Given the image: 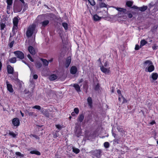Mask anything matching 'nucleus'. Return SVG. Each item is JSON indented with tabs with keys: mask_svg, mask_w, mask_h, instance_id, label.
Segmentation results:
<instances>
[{
	"mask_svg": "<svg viewBox=\"0 0 158 158\" xmlns=\"http://www.w3.org/2000/svg\"><path fill=\"white\" fill-rule=\"evenodd\" d=\"M36 24L33 23L30 25L27 28L26 35L28 37H31L33 34H35L37 32V31L36 29Z\"/></svg>",
	"mask_w": 158,
	"mask_h": 158,
	"instance_id": "nucleus-1",
	"label": "nucleus"
},
{
	"mask_svg": "<svg viewBox=\"0 0 158 158\" xmlns=\"http://www.w3.org/2000/svg\"><path fill=\"white\" fill-rule=\"evenodd\" d=\"M19 22L18 17H15L13 19V26L12 28V32L15 33L17 31L18 28V23Z\"/></svg>",
	"mask_w": 158,
	"mask_h": 158,
	"instance_id": "nucleus-2",
	"label": "nucleus"
},
{
	"mask_svg": "<svg viewBox=\"0 0 158 158\" xmlns=\"http://www.w3.org/2000/svg\"><path fill=\"white\" fill-rule=\"evenodd\" d=\"M100 68L101 71L106 74H109L110 73V68H107L103 66H100Z\"/></svg>",
	"mask_w": 158,
	"mask_h": 158,
	"instance_id": "nucleus-3",
	"label": "nucleus"
},
{
	"mask_svg": "<svg viewBox=\"0 0 158 158\" xmlns=\"http://www.w3.org/2000/svg\"><path fill=\"white\" fill-rule=\"evenodd\" d=\"M76 129L75 134L77 136L79 137L81 135V131L79 126H78L77 123H76Z\"/></svg>",
	"mask_w": 158,
	"mask_h": 158,
	"instance_id": "nucleus-4",
	"label": "nucleus"
},
{
	"mask_svg": "<svg viewBox=\"0 0 158 158\" xmlns=\"http://www.w3.org/2000/svg\"><path fill=\"white\" fill-rule=\"evenodd\" d=\"M14 54L18 58L23 59L24 58V55L21 52L16 51L14 52Z\"/></svg>",
	"mask_w": 158,
	"mask_h": 158,
	"instance_id": "nucleus-5",
	"label": "nucleus"
},
{
	"mask_svg": "<svg viewBox=\"0 0 158 158\" xmlns=\"http://www.w3.org/2000/svg\"><path fill=\"white\" fill-rule=\"evenodd\" d=\"M6 83L7 90L10 93L13 92L14 90L12 85L7 81L6 82Z\"/></svg>",
	"mask_w": 158,
	"mask_h": 158,
	"instance_id": "nucleus-6",
	"label": "nucleus"
},
{
	"mask_svg": "<svg viewBox=\"0 0 158 158\" xmlns=\"http://www.w3.org/2000/svg\"><path fill=\"white\" fill-rule=\"evenodd\" d=\"M13 124L15 126L18 127L19 125L20 121L19 118H15L12 121Z\"/></svg>",
	"mask_w": 158,
	"mask_h": 158,
	"instance_id": "nucleus-7",
	"label": "nucleus"
},
{
	"mask_svg": "<svg viewBox=\"0 0 158 158\" xmlns=\"http://www.w3.org/2000/svg\"><path fill=\"white\" fill-rule=\"evenodd\" d=\"M154 67L152 63L148 68L145 69V71L147 72H151L153 71L154 70Z\"/></svg>",
	"mask_w": 158,
	"mask_h": 158,
	"instance_id": "nucleus-8",
	"label": "nucleus"
},
{
	"mask_svg": "<svg viewBox=\"0 0 158 158\" xmlns=\"http://www.w3.org/2000/svg\"><path fill=\"white\" fill-rule=\"evenodd\" d=\"M152 62L149 60H147L145 61L143 63L144 67L145 68H148L149 66H150L152 64Z\"/></svg>",
	"mask_w": 158,
	"mask_h": 158,
	"instance_id": "nucleus-9",
	"label": "nucleus"
},
{
	"mask_svg": "<svg viewBox=\"0 0 158 158\" xmlns=\"http://www.w3.org/2000/svg\"><path fill=\"white\" fill-rule=\"evenodd\" d=\"M7 67L8 73L9 74H13L14 71V68L9 65H8Z\"/></svg>",
	"mask_w": 158,
	"mask_h": 158,
	"instance_id": "nucleus-10",
	"label": "nucleus"
},
{
	"mask_svg": "<svg viewBox=\"0 0 158 158\" xmlns=\"http://www.w3.org/2000/svg\"><path fill=\"white\" fill-rule=\"evenodd\" d=\"M101 150H96L94 152V155L97 157L99 158L101 156Z\"/></svg>",
	"mask_w": 158,
	"mask_h": 158,
	"instance_id": "nucleus-11",
	"label": "nucleus"
},
{
	"mask_svg": "<svg viewBox=\"0 0 158 158\" xmlns=\"http://www.w3.org/2000/svg\"><path fill=\"white\" fill-rule=\"evenodd\" d=\"M70 73L73 74H75L77 71V67L75 66H73L70 69Z\"/></svg>",
	"mask_w": 158,
	"mask_h": 158,
	"instance_id": "nucleus-12",
	"label": "nucleus"
},
{
	"mask_svg": "<svg viewBox=\"0 0 158 158\" xmlns=\"http://www.w3.org/2000/svg\"><path fill=\"white\" fill-rule=\"evenodd\" d=\"M29 52L32 55H34L35 54V51L34 48L32 46H29L28 48Z\"/></svg>",
	"mask_w": 158,
	"mask_h": 158,
	"instance_id": "nucleus-13",
	"label": "nucleus"
},
{
	"mask_svg": "<svg viewBox=\"0 0 158 158\" xmlns=\"http://www.w3.org/2000/svg\"><path fill=\"white\" fill-rule=\"evenodd\" d=\"M102 17H99L97 15H94L93 16V19L95 21H98L101 20Z\"/></svg>",
	"mask_w": 158,
	"mask_h": 158,
	"instance_id": "nucleus-14",
	"label": "nucleus"
},
{
	"mask_svg": "<svg viewBox=\"0 0 158 158\" xmlns=\"http://www.w3.org/2000/svg\"><path fill=\"white\" fill-rule=\"evenodd\" d=\"M87 102L90 108H92V101L91 97H89L88 98Z\"/></svg>",
	"mask_w": 158,
	"mask_h": 158,
	"instance_id": "nucleus-15",
	"label": "nucleus"
},
{
	"mask_svg": "<svg viewBox=\"0 0 158 158\" xmlns=\"http://www.w3.org/2000/svg\"><path fill=\"white\" fill-rule=\"evenodd\" d=\"M71 60V58L70 57H68L67 59L65 64V66L66 68H68L69 66Z\"/></svg>",
	"mask_w": 158,
	"mask_h": 158,
	"instance_id": "nucleus-16",
	"label": "nucleus"
},
{
	"mask_svg": "<svg viewBox=\"0 0 158 158\" xmlns=\"http://www.w3.org/2000/svg\"><path fill=\"white\" fill-rule=\"evenodd\" d=\"M73 86L75 88V89L77 92H78L81 91L80 87L78 85L76 84H74Z\"/></svg>",
	"mask_w": 158,
	"mask_h": 158,
	"instance_id": "nucleus-17",
	"label": "nucleus"
},
{
	"mask_svg": "<svg viewBox=\"0 0 158 158\" xmlns=\"http://www.w3.org/2000/svg\"><path fill=\"white\" fill-rule=\"evenodd\" d=\"M57 78V76L55 74H53L49 77V79L51 81H54Z\"/></svg>",
	"mask_w": 158,
	"mask_h": 158,
	"instance_id": "nucleus-18",
	"label": "nucleus"
},
{
	"mask_svg": "<svg viewBox=\"0 0 158 158\" xmlns=\"http://www.w3.org/2000/svg\"><path fill=\"white\" fill-rule=\"evenodd\" d=\"M84 118V115L83 114L80 115L77 118V121L80 122H81Z\"/></svg>",
	"mask_w": 158,
	"mask_h": 158,
	"instance_id": "nucleus-19",
	"label": "nucleus"
},
{
	"mask_svg": "<svg viewBox=\"0 0 158 158\" xmlns=\"http://www.w3.org/2000/svg\"><path fill=\"white\" fill-rule=\"evenodd\" d=\"M118 100L120 102H122V103H124L127 102L126 100L122 96H121V97H120V96L119 95Z\"/></svg>",
	"mask_w": 158,
	"mask_h": 158,
	"instance_id": "nucleus-20",
	"label": "nucleus"
},
{
	"mask_svg": "<svg viewBox=\"0 0 158 158\" xmlns=\"http://www.w3.org/2000/svg\"><path fill=\"white\" fill-rule=\"evenodd\" d=\"M151 77L153 80H156L157 78L158 74L156 73H153L152 74Z\"/></svg>",
	"mask_w": 158,
	"mask_h": 158,
	"instance_id": "nucleus-21",
	"label": "nucleus"
},
{
	"mask_svg": "<svg viewBox=\"0 0 158 158\" xmlns=\"http://www.w3.org/2000/svg\"><path fill=\"white\" fill-rule=\"evenodd\" d=\"M147 9V6H143L142 7H139V10L141 11H144L146 10Z\"/></svg>",
	"mask_w": 158,
	"mask_h": 158,
	"instance_id": "nucleus-22",
	"label": "nucleus"
},
{
	"mask_svg": "<svg viewBox=\"0 0 158 158\" xmlns=\"http://www.w3.org/2000/svg\"><path fill=\"white\" fill-rule=\"evenodd\" d=\"M41 60L43 62L44 65L45 66H48V61L46 60L43 59H41Z\"/></svg>",
	"mask_w": 158,
	"mask_h": 158,
	"instance_id": "nucleus-23",
	"label": "nucleus"
},
{
	"mask_svg": "<svg viewBox=\"0 0 158 158\" xmlns=\"http://www.w3.org/2000/svg\"><path fill=\"white\" fill-rule=\"evenodd\" d=\"M116 128L119 132H121L122 134H124V131L120 127H119V126H117L116 127Z\"/></svg>",
	"mask_w": 158,
	"mask_h": 158,
	"instance_id": "nucleus-24",
	"label": "nucleus"
},
{
	"mask_svg": "<svg viewBox=\"0 0 158 158\" xmlns=\"http://www.w3.org/2000/svg\"><path fill=\"white\" fill-rule=\"evenodd\" d=\"M147 43V42L144 40H141L140 42V47L144 45L145 44Z\"/></svg>",
	"mask_w": 158,
	"mask_h": 158,
	"instance_id": "nucleus-25",
	"label": "nucleus"
},
{
	"mask_svg": "<svg viewBox=\"0 0 158 158\" xmlns=\"http://www.w3.org/2000/svg\"><path fill=\"white\" fill-rule=\"evenodd\" d=\"M30 153L31 154H35L37 155H40V153L39 152L36 150L31 151L30 152Z\"/></svg>",
	"mask_w": 158,
	"mask_h": 158,
	"instance_id": "nucleus-26",
	"label": "nucleus"
},
{
	"mask_svg": "<svg viewBox=\"0 0 158 158\" xmlns=\"http://www.w3.org/2000/svg\"><path fill=\"white\" fill-rule=\"evenodd\" d=\"M49 23V21L48 20H46L42 22L41 23L42 26L44 27L46 26Z\"/></svg>",
	"mask_w": 158,
	"mask_h": 158,
	"instance_id": "nucleus-27",
	"label": "nucleus"
},
{
	"mask_svg": "<svg viewBox=\"0 0 158 158\" xmlns=\"http://www.w3.org/2000/svg\"><path fill=\"white\" fill-rule=\"evenodd\" d=\"M107 5L103 2H101L99 3V7L100 8L106 7Z\"/></svg>",
	"mask_w": 158,
	"mask_h": 158,
	"instance_id": "nucleus-28",
	"label": "nucleus"
},
{
	"mask_svg": "<svg viewBox=\"0 0 158 158\" xmlns=\"http://www.w3.org/2000/svg\"><path fill=\"white\" fill-rule=\"evenodd\" d=\"M35 65L36 67L37 68H40L42 65L41 63L39 61L36 62Z\"/></svg>",
	"mask_w": 158,
	"mask_h": 158,
	"instance_id": "nucleus-29",
	"label": "nucleus"
},
{
	"mask_svg": "<svg viewBox=\"0 0 158 158\" xmlns=\"http://www.w3.org/2000/svg\"><path fill=\"white\" fill-rule=\"evenodd\" d=\"M22 6H21L19 8V10H17L15 6H14V12L15 13H17L20 12L22 10Z\"/></svg>",
	"mask_w": 158,
	"mask_h": 158,
	"instance_id": "nucleus-30",
	"label": "nucleus"
},
{
	"mask_svg": "<svg viewBox=\"0 0 158 158\" xmlns=\"http://www.w3.org/2000/svg\"><path fill=\"white\" fill-rule=\"evenodd\" d=\"M10 62L12 63H15L16 61V59L15 57H13L10 59Z\"/></svg>",
	"mask_w": 158,
	"mask_h": 158,
	"instance_id": "nucleus-31",
	"label": "nucleus"
},
{
	"mask_svg": "<svg viewBox=\"0 0 158 158\" xmlns=\"http://www.w3.org/2000/svg\"><path fill=\"white\" fill-rule=\"evenodd\" d=\"M73 151L76 154L79 153L80 152V150L77 148H73Z\"/></svg>",
	"mask_w": 158,
	"mask_h": 158,
	"instance_id": "nucleus-32",
	"label": "nucleus"
},
{
	"mask_svg": "<svg viewBox=\"0 0 158 158\" xmlns=\"http://www.w3.org/2000/svg\"><path fill=\"white\" fill-rule=\"evenodd\" d=\"M15 154L17 156H19L21 158L23 157L24 156V155L21 154L19 152H15Z\"/></svg>",
	"mask_w": 158,
	"mask_h": 158,
	"instance_id": "nucleus-33",
	"label": "nucleus"
},
{
	"mask_svg": "<svg viewBox=\"0 0 158 158\" xmlns=\"http://www.w3.org/2000/svg\"><path fill=\"white\" fill-rule=\"evenodd\" d=\"M126 5L129 7H131L133 4V2L132 1H127L126 2Z\"/></svg>",
	"mask_w": 158,
	"mask_h": 158,
	"instance_id": "nucleus-34",
	"label": "nucleus"
},
{
	"mask_svg": "<svg viewBox=\"0 0 158 158\" xmlns=\"http://www.w3.org/2000/svg\"><path fill=\"white\" fill-rule=\"evenodd\" d=\"M9 134L12 137L15 138L16 135L17 134H15L14 132L13 131H10L9 132Z\"/></svg>",
	"mask_w": 158,
	"mask_h": 158,
	"instance_id": "nucleus-35",
	"label": "nucleus"
},
{
	"mask_svg": "<svg viewBox=\"0 0 158 158\" xmlns=\"http://www.w3.org/2000/svg\"><path fill=\"white\" fill-rule=\"evenodd\" d=\"M89 3L92 6H94L95 4V2L94 1V0H88Z\"/></svg>",
	"mask_w": 158,
	"mask_h": 158,
	"instance_id": "nucleus-36",
	"label": "nucleus"
},
{
	"mask_svg": "<svg viewBox=\"0 0 158 158\" xmlns=\"http://www.w3.org/2000/svg\"><path fill=\"white\" fill-rule=\"evenodd\" d=\"M118 11H120V12H123L124 13H125V14L126 13V9H125L124 8H119L118 9Z\"/></svg>",
	"mask_w": 158,
	"mask_h": 158,
	"instance_id": "nucleus-37",
	"label": "nucleus"
},
{
	"mask_svg": "<svg viewBox=\"0 0 158 158\" xmlns=\"http://www.w3.org/2000/svg\"><path fill=\"white\" fill-rule=\"evenodd\" d=\"M62 26L65 30L68 29V24L66 23H62Z\"/></svg>",
	"mask_w": 158,
	"mask_h": 158,
	"instance_id": "nucleus-38",
	"label": "nucleus"
},
{
	"mask_svg": "<svg viewBox=\"0 0 158 158\" xmlns=\"http://www.w3.org/2000/svg\"><path fill=\"white\" fill-rule=\"evenodd\" d=\"M110 146L109 143L108 142H105L104 143V146L106 148H108Z\"/></svg>",
	"mask_w": 158,
	"mask_h": 158,
	"instance_id": "nucleus-39",
	"label": "nucleus"
},
{
	"mask_svg": "<svg viewBox=\"0 0 158 158\" xmlns=\"http://www.w3.org/2000/svg\"><path fill=\"white\" fill-rule=\"evenodd\" d=\"M33 109H35L38 110H40L41 109V107L39 106L36 105L33 106L32 107Z\"/></svg>",
	"mask_w": 158,
	"mask_h": 158,
	"instance_id": "nucleus-40",
	"label": "nucleus"
},
{
	"mask_svg": "<svg viewBox=\"0 0 158 158\" xmlns=\"http://www.w3.org/2000/svg\"><path fill=\"white\" fill-rule=\"evenodd\" d=\"M74 112L76 114H77L79 112V110L78 108H76L74 109Z\"/></svg>",
	"mask_w": 158,
	"mask_h": 158,
	"instance_id": "nucleus-41",
	"label": "nucleus"
},
{
	"mask_svg": "<svg viewBox=\"0 0 158 158\" xmlns=\"http://www.w3.org/2000/svg\"><path fill=\"white\" fill-rule=\"evenodd\" d=\"M56 133H55L53 134V137L54 138H56L59 135V133H58L59 131H56Z\"/></svg>",
	"mask_w": 158,
	"mask_h": 158,
	"instance_id": "nucleus-42",
	"label": "nucleus"
},
{
	"mask_svg": "<svg viewBox=\"0 0 158 158\" xmlns=\"http://www.w3.org/2000/svg\"><path fill=\"white\" fill-rule=\"evenodd\" d=\"M0 26H1V30H2L5 27V24L2 23H0Z\"/></svg>",
	"mask_w": 158,
	"mask_h": 158,
	"instance_id": "nucleus-43",
	"label": "nucleus"
},
{
	"mask_svg": "<svg viewBox=\"0 0 158 158\" xmlns=\"http://www.w3.org/2000/svg\"><path fill=\"white\" fill-rule=\"evenodd\" d=\"M6 2L8 5H11L12 3V0H7Z\"/></svg>",
	"mask_w": 158,
	"mask_h": 158,
	"instance_id": "nucleus-44",
	"label": "nucleus"
},
{
	"mask_svg": "<svg viewBox=\"0 0 158 158\" xmlns=\"http://www.w3.org/2000/svg\"><path fill=\"white\" fill-rule=\"evenodd\" d=\"M30 136L31 137V136H32V137L35 138L36 139H39V137L38 136H37V135H35L31 134L30 135Z\"/></svg>",
	"mask_w": 158,
	"mask_h": 158,
	"instance_id": "nucleus-45",
	"label": "nucleus"
},
{
	"mask_svg": "<svg viewBox=\"0 0 158 158\" xmlns=\"http://www.w3.org/2000/svg\"><path fill=\"white\" fill-rule=\"evenodd\" d=\"M119 142V139H115L113 140V142L114 143H118Z\"/></svg>",
	"mask_w": 158,
	"mask_h": 158,
	"instance_id": "nucleus-46",
	"label": "nucleus"
},
{
	"mask_svg": "<svg viewBox=\"0 0 158 158\" xmlns=\"http://www.w3.org/2000/svg\"><path fill=\"white\" fill-rule=\"evenodd\" d=\"M27 56L30 61H31V62L33 61V60L32 59L30 54L28 55Z\"/></svg>",
	"mask_w": 158,
	"mask_h": 158,
	"instance_id": "nucleus-47",
	"label": "nucleus"
},
{
	"mask_svg": "<svg viewBox=\"0 0 158 158\" xmlns=\"http://www.w3.org/2000/svg\"><path fill=\"white\" fill-rule=\"evenodd\" d=\"M14 41H12V42H11L10 44H9V47L10 48H11L12 47H13V45L14 44Z\"/></svg>",
	"mask_w": 158,
	"mask_h": 158,
	"instance_id": "nucleus-48",
	"label": "nucleus"
},
{
	"mask_svg": "<svg viewBox=\"0 0 158 158\" xmlns=\"http://www.w3.org/2000/svg\"><path fill=\"white\" fill-rule=\"evenodd\" d=\"M56 126L57 128H58V129H59V130L61 128V126L60 125H59V124L56 125Z\"/></svg>",
	"mask_w": 158,
	"mask_h": 158,
	"instance_id": "nucleus-49",
	"label": "nucleus"
},
{
	"mask_svg": "<svg viewBox=\"0 0 158 158\" xmlns=\"http://www.w3.org/2000/svg\"><path fill=\"white\" fill-rule=\"evenodd\" d=\"M34 114V113L32 112H30L28 113V115L30 116H33Z\"/></svg>",
	"mask_w": 158,
	"mask_h": 158,
	"instance_id": "nucleus-50",
	"label": "nucleus"
},
{
	"mask_svg": "<svg viewBox=\"0 0 158 158\" xmlns=\"http://www.w3.org/2000/svg\"><path fill=\"white\" fill-rule=\"evenodd\" d=\"M131 8L136 9H139V7H138L136 6H133L131 7Z\"/></svg>",
	"mask_w": 158,
	"mask_h": 158,
	"instance_id": "nucleus-51",
	"label": "nucleus"
},
{
	"mask_svg": "<svg viewBox=\"0 0 158 158\" xmlns=\"http://www.w3.org/2000/svg\"><path fill=\"white\" fill-rule=\"evenodd\" d=\"M139 49V46L138 45H136L135 47V50H138Z\"/></svg>",
	"mask_w": 158,
	"mask_h": 158,
	"instance_id": "nucleus-52",
	"label": "nucleus"
},
{
	"mask_svg": "<svg viewBox=\"0 0 158 158\" xmlns=\"http://www.w3.org/2000/svg\"><path fill=\"white\" fill-rule=\"evenodd\" d=\"M108 62H105L104 65H103V66H105V67H107L108 66Z\"/></svg>",
	"mask_w": 158,
	"mask_h": 158,
	"instance_id": "nucleus-53",
	"label": "nucleus"
},
{
	"mask_svg": "<svg viewBox=\"0 0 158 158\" xmlns=\"http://www.w3.org/2000/svg\"><path fill=\"white\" fill-rule=\"evenodd\" d=\"M38 77V76L36 74H34L33 76V78L35 79H37Z\"/></svg>",
	"mask_w": 158,
	"mask_h": 158,
	"instance_id": "nucleus-54",
	"label": "nucleus"
},
{
	"mask_svg": "<svg viewBox=\"0 0 158 158\" xmlns=\"http://www.w3.org/2000/svg\"><path fill=\"white\" fill-rule=\"evenodd\" d=\"M117 92L118 93V94L119 95V96H120V97H121V96H122L121 94V91L119 90H118L117 91Z\"/></svg>",
	"mask_w": 158,
	"mask_h": 158,
	"instance_id": "nucleus-55",
	"label": "nucleus"
},
{
	"mask_svg": "<svg viewBox=\"0 0 158 158\" xmlns=\"http://www.w3.org/2000/svg\"><path fill=\"white\" fill-rule=\"evenodd\" d=\"M132 15L131 13H129L128 14V16L130 18H131L132 17Z\"/></svg>",
	"mask_w": 158,
	"mask_h": 158,
	"instance_id": "nucleus-56",
	"label": "nucleus"
},
{
	"mask_svg": "<svg viewBox=\"0 0 158 158\" xmlns=\"http://www.w3.org/2000/svg\"><path fill=\"white\" fill-rule=\"evenodd\" d=\"M157 46L156 45H154L152 47V48L153 50H155L157 49Z\"/></svg>",
	"mask_w": 158,
	"mask_h": 158,
	"instance_id": "nucleus-57",
	"label": "nucleus"
},
{
	"mask_svg": "<svg viewBox=\"0 0 158 158\" xmlns=\"http://www.w3.org/2000/svg\"><path fill=\"white\" fill-rule=\"evenodd\" d=\"M10 78H11V79L12 80H16L17 79V76L15 77V78H13V77L12 76H11L10 77Z\"/></svg>",
	"mask_w": 158,
	"mask_h": 158,
	"instance_id": "nucleus-58",
	"label": "nucleus"
},
{
	"mask_svg": "<svg viewBox=\"0 0 158 158\" xmlns=\"http://www.w3.org/2000/svg\"><path fill=\"white\" fill-rule=\"evenodd\" d=\"M112 136H114V138H115V137H116V134H115V133H114V132H113L112 131Z\"/></svg>",
	"mask_w": 158,
	"mask_h": 158,
	"instance_id": "nucleus-59",
	"label": "nucleus"
},
{
	"mask_svg": "<svg viewBox=\"0 0 158 158\" xmlns=\"http://www.w3.org/2000/svg\"><path fill=\"white\" fill-rule=\"evenodd\" d=\"M71 115L72 116H75L76 115V113L74 112H72V113H71Z\"/></svg>",
	"mask_w": 158,
	"mask_h": 158,
	"instance_id": "nucleus-60",
	"label": "nucleus"
},
{
	"mask_svg": "<svg viewBox=\"0 0 158 158\" xmlns=\"http://www.w3.org/2000/svg\"><path fill=\"white\" fill-rule=\"evenodd\" d=\"M155 123V122L154 121H153L150 123V124L152 125Z\"/></svg>",
	"mask_w": 158,
	"mask_h": 158,
	"instance_id": "nucleus-61",
	"label": "nucleus"
},
{
	"mask_svg": "<svg viewBox=\"0 0 158 158\" xmlns=\"http://www.w3.org/2000/svg\"><path fill=\"white\" fill-rule=\"evenodd\" d=\"M112 7L113 8L115 9H116L117 10H118V9L119 8V7H115V6H113Z\"/></svg>",
	"mask_w": 158,
	"mask_h": 158,
	"instance_id": "nucleus-62",
	"label": "nucleus"
},
{
	"mask_svg": "<svg viewBox=\"0 0 158 158\" xmlns=\"http://www.w3.org/2000/svg\"><path fill=\"white\" fill-rule=\"evenodd\" d=\"M22 116L23 117L24 116V114L21 111H20Z\"/></svg>",
	"mask_w": 158,
	"mask_h": 158,
	"instance_id": "nucleus-63",
	"label": "nucleus"
},
{
	"mask_svg": "<svg viewBox=\"0 0 158 158\" xmlns=\"http://www.w3.org/2000/svg\"><path fill=\"white\" fill-rule=\"evenodd\" d=\"M83 81V79H81L80 81H79V83H80L81 82H82Z\"/></svg>",
	"mask_w": 158,
	"mask_h": 158,
	"instance_id": "nucleus-64",
	"label": "nucleus"
}]
</instances>
